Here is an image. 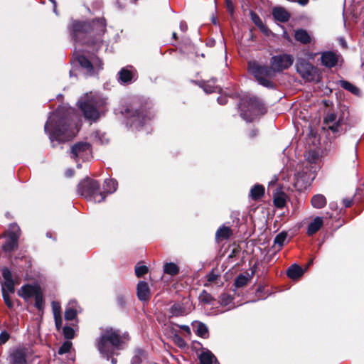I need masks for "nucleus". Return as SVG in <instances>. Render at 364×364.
I'll return each instance as SVG.
<instances>
[{"instance_id": "nucleus-1", "label": "nucleus", "mask_w": 364, "mask_h": 364, "mask_svg": "<svg viewBox=\"0 0 364 364\" xmlns=\"http://www.w3.org/2000/svg\"><path fill=\"white\" fill-rule=\"evenodd\" d=\"M294 57L287 53L274 55L270 59V67L262 65L256 61L248 63V70L260 85L272 87L273 83L269 80L277 73L282 72L290 68L294 63Z\"/></svg>"}, {"instance_id": "nucleus-2", "label": "nucleus", "mask_w": 364, "mask_h": 364, "mask_svg": "<svg viewBox=\"0 0 364 364\" xmlns=\"http://www.w3.org/2000/svg\"><path fill=\"white\" fill-rule=\"evenodd\" d=\"M55 114L50 116L45 125V131L49 133L50 139L52 143L58 141H65L73 139L78 132L77 127H73L71 124L60 122L55 124Z\"/></svg>"}, {"instance_id": "nucleus-3", "label": "nucleus", "mask_w": 364, "mask_h": 364, "mask_svg": "<svg viewBox=\"0 0 364 364\" xmlns=\"http://www.w3.org/2000/svg\"><path fill=\"white\" fill-rule=\"evenodd\" d=\"M79 104L85 117L92 121H96L101 113L104 112L106 100L98 94L90 92L89 95L87 94L86 99H81Z\"/></svg>"}, {"instance_id": "nucleus-4", "label": "nucleus", "mask_w": 364, "mask_h": 364, "mask_svg": "<svg viewBox=\"0 0 364 364\" xmlns=\"http://www.w3.org/2000/svg\"><path fill=\"white\" fill-rule=\"evenodd\" d=\"M120 343L121 340L118 331L112 328H105L102 330L97 342V348L100 353L108 358L119 348Z\"/></svg>"}, {"instance_id": "nucleus-5", "label": "nucleus", "mask_w": 364, "mask_h": 364, "mask_svg": "<svg viewBox=\"0 0 364 364\" xmlns=\"http://www.w3.org/2000/svg\"><path fill=\"white\" fill-rule=\"evenodd\" d=\"M77 191L87 200L95 203L102 202L106 196L105 193L100 191L99 183L90 178L81 181L78 185Z\"/></svg>"}, {"instance_id": "nucleus-6", "label": "nucleus", "mask_w": 364, "mask_h": 364, "mask_svg": "<svg viewBox=\"0 0 364 364\" xmlns=\"http://www.w3.org/2000/svg\"><path fill=\"white\" fill-rule=\"evenodd\" d=\"M297 73L307 81H313L317 75L316 68L310 63L304 59H299L296 64Z\"/></svg>"}, {"instance_id": "nucleus-7", "label": "nucleus", "mask_w": 364, "mask_h": 364, "mask_svg": "<svg viewBox=\"0 0 364 364\" xmlns=\"http://www.w3.org/2000/svg\"><path fill=\"white\" fill-rule=\"evenodd\" d=\"M78 63L85 70L87 75H92L102 68L101 60L95 57L92 58L91 60L87 58L84 55H80L77 58Z\"/></svg>"}, {"instance_id": "nucleus-8", "label": "nucleus", "mask_w": 364, "mask_h": 364, "mask_svg": "<svg viewBox=\"0 0 364 364\" xmlns=\"http://www.w3.org/2000/svg\"><path fill=\"white\" fill-rule=\"evenodd\" d=\"M248 105L250 112L252 113L251 116L249 117L246 112L241 113L242 118L247 122L252 121L255 116L264 114L265 112L262 102L257 97H253L250 98Z\"/></svg>"}, {"instance_id": "nucleus-9", "label": "nucleus", "mask_w": 364, "mask_h": 364, "mask_svg": "<svg viewBox=\"0 0 364 364\" xmlns=\"http://www.w3.org/2000/svg\"><path fill=\"white\" fill-rule=\"evenodd\" d=\"M90 154V144L87 142H78L70 148V155L74 160L87 159Z\"/></svg>"}, {"instance_id": "nucleus-10", "label": "nucleus", "mask_w": 364, "mask_h": 364, "mask_svg": "<svg viewBox=\"0 0 364 364\" xmlns=\"http://www.w3.org/2000/svg\"><path fill=\"white\" fill-rule=\"evenodd\" d=\"M19 228L16 225L11 226V230L9 233L6 243L2 246L5 252H11L18 247V240L19 237Z\"/></svg>"}, {"instance_id": "nucleus-11", "label": "nucleus", "mask_w": 364, "mask_h": 364, "mask_svg": "<svg viewBox=\"0 0 364 364\" xmlns=\"http://www.w3.org/2000/svg\"><path fill=\"white\" fill-rule=\"evenodd\" d=\"M41 291V288L38 286L27 284L21 288L18 294L24 299H28L31 297H34Z\"/></svg>"}, {"instance_id": "nucleus-12", "label": "nucleus", "mask_w": 364, "mask_h": 364, "mask_svg": "<svg viewBox=\"0 0 364 364\" xmlns=\"http://www.w3.org/2000/svg\"><path fill=\"white\" fill-rule=\"evenodd\" d=\"M132 68H124L118 73L119 81L122 84L131 83L135 79V73L132 70Z\"/></svg>"}, {"instance_id": "nucleus-13", "label": "nucleus", "mask_w": 364, "mask_h": 364, "mask_svg": "<svg viewBox=\"0 0 364 364\" xmlns=\"http://www.w3.org/2000/svg\"><path fill=\"white\" fill-rule=\"evenodd\" d=\"M137 296L141 301H146L149 299L150 289L146 282L141 281L137 284L136 288Z\"/></svg>"}, {"instance_id": "nucleus-14", "label": "nucleus", "mask_w": 364, "mask_h": 364, "mask_svg": "<svg viewBox=\"0 0 364 364\" xmlns=\"http://www.w3.org/2000/svg\"><path fill=\"white\" fill-rule=\"evenodd\" d=\"M321 62L326 67L332 68L336 65L338 58L333 52H325L321 55Z\"/></svg>"}, {"instance_id": "nucleus-15", "label": "nucleus", "mask_w": 364, "mask_h": 364, "mask_svg": "<svg viewBox=\"0 0 364 364\" xmlns=\"http://www.w3.org/2000/svg\"><path fill=\"white\" fill-rule=\"evenodd\" d=\"M79 306L75 301H70L65 311V318L73 320L79 312Z\"/></svg>"}, {"instance_id": "nucleus-16", "label": "nucleus", "mask_w": 364, "mask_h": 364, "mask_svg": "<svg viewBox=\"0 0 364 364\" xmlns=\"http://www.w3.org/2000/svg\"><path fill=\"white\" fill-rule=\"evenodd\" d=\"M10 361L11 364H26L24 352L19 349L14 350L10 355Z\"/></svg>"}, {"instance_id": "nucleus-17", "label": "nucleus", "mask_w": 364, "mask_h": 364, "mask_svg": "<svg viewBox=\"0 0 364 364\" xmlns=\"http://www.w3.org/2000/svg\"><path fill=\"white\" fill-rule=\"evenodd\" d=\"M323 225V219L322 217H316L312 222L309 224L307 229L308 235H313L317 231L320 230V228Z\"/></svg>"}, {"instance_id": "nucleus-18", "label": "nucleus", "mask_w": 364, "mask_h": 364, "mask_svg": "<svg viewBox=\"0 0 364 364\" xmlns=\"http://www.w3.org/2000/svg\"><path fill=\"white\" fill-rule=\"evenodd\" d=\"M272 14L274 18L281 22H286L289 20L290 16L289 13L282 7H275L273 9Z\"/></svg>"}, {"instance_id": "nucleus-19", "label": "nucleus", "mask_w": 364, "mask_h": 364, "mask_svg": "<svg viewBox=\"0 0 364 364\" xmlns=\"http://www.w3.org/2000/svg\"><path fill=\"white\" fill-rule=\"evenodd\" d=\"M250 16L251 20L255 24V26H257L262 33H264L266 35H268L269 31L263 23L259 16L252 11L250 12Z\"/></svg>"}, {"instance_id": "nucleus-20", "label": "nucleus", "mask_w": 364, "mask_h": 364, "mask_svg": "<svg viewBox=\"0 0 364 364\" xmlns=\"http://www.w3.org/2000/svg\"><path fill=\"white\" fill-rule=\"evenodd\" d=\"M295 39L303 44H307L311 42V36L306 30L299 29L295 31Z\"/></svg>"}, {"instance_id": "nucleus-21", "label": "nucleus", "mask_w": 364, "mask_h": 364, "mask_svg": "<svg viewBox=\"0 0 364 364\" xmlns=\"http://www.w3.org/2000/svg\"><path fill=\"white\" fill-rule=\"evenodd\" d=\"M232 235V230L229 227L222 226L216 232L215 237L217 240L223 241L228 239Z\"/></svg>"}, {"instance_id": "nucleus-22", "label": "nucleus", "mask_w": 364, "mask_h": 364, "mask_svg": "<svg viewBox=\"0 0 364 364\" xmlns=\"http://www.w3.org/2000/svg\"><path fill=\"white\" fill-rule=\"evenodd\" d=\"M311 203L314 208L320 209L326 205V199L323 195L316 194L312 197Z\"/></svg>"}, {"instance_id": "nucleus-23", "label": "nucleus", "mask_w": 364, "mask_h": 364, "mask_svg": "<svg viewBox=\"0 0 364 364\" xmlns=\"http://www.w3.org/2000/svg\"><path fill=\"white\" fill-rule=\"evenodd\" d=\"M303 269L297 264H293L287 269V275L291 279H298L303 274Z\"/></svg>"}, {"instance_id": "nucleus-24", "label": "nucleus", "mask_w": 364, "mask_h": 364, "mask_svg": "<svg viewBox=\"0 0 364 364\" xmlns=\"http://www.w3.org/2000/svg\"><path fill=\"white\" fill-rule=\"evenodd\" d=\"M164 272L171 276H175L179 272V267L173 262H168L164 265Z\"/></svg>"}, {"instance_id": "nucleus-25", "label": "nucleus", "mask_w": 364, "mask_h": 364, "mask_svg": "<svg viewBox=\"0 0 364 364\" xmlns=\"http://www.w3.org/2000/svg\"><path fill=\"white\" fill-rule=\"evenodd\" d=\"M264 194V188L262 185H255L250 191V196L254 200L259 199Z\"/></svg>"}, {"instance_id": "nucleus-26", "label": "nucleus", "mask_w": 364, "mask_h": 364, "mask_svg": "<svg viewBox=\"0 0 364 364\" xmlns=\"http://www.w3.org/2000/svg\"><path fill=\"white\" fill-rule=\"evenodd\" d=\"M117 182L114 179H107L105 181L104 185V193H112L117 190Z\"/></svg>"}, {"instance_id": "nucleus-27", "label": "nucleus", "mask_w": 364, "mask_h": 364, "mask_svg": "<svg viewBox=\"0 0 364 364\" xmlns=\"http://www.w3.org/2000/svg\"><path fill=\"white\" fill-rule=\"evenodd\" d=\"M171 316H180L185 314L184 308L181 304H174L169 310Z\"/></svg>"}, {"instance_id": "nucleus-28", "label": "nucleus", "mask_w": 364, "mask_h": 364, "mask_svg": "<svg viewBox=\"0 0 364 364\" xmlns=\"http://www.w3.org/2000/svg\"><path fill=\"white\" fill-rule=\"evenodd\" d=\"M341 85L345 90H347L354 95H359V89L350 82L345 80L341 81Z\"/></svg>"}, {"instance_id": "nucleus-29", "label": "nucleus", "mask_w": 364, "mask_h": 364, "mask_svg": "<svg viewBox=\"0 0 364 364\" xmlns=\"http://www.w3.org/2000/svg\"><path fill=\"white\" fill-rule=\"evenodd\" d=\"M274 203L277 208H283L286 204V196L284 193L277 194L274 197Z\"/></svg>"}, {"instance_id": "nucleus-30", "label": "nucleus", "mask_w": 364, "mask_h": 364, "mask_svg": "<svg viewBox=\"0 0 364 364\" xmlns=\"http://www.w3.org/2000/svg\"><path fill=\"white\" fill-rule=\"evenodd\" d=\"M14 281H4L2 286V293H14Z\"/></svg>"}, {"instance_id": "nucleus-31", "label": "nucleus", "mask_w": 364, "mask_h": 364, "mask_svg": "<svg viewBox=\"0 0 364 364\" xmlns=\"http://www.w3.org/2000/svg\"><path fill=\"white\" fill-rule=\"evenodd\" d=\"M248 282L249 279L247 277L240 274L235 279V284L237 287H242L245 286Z\"/></svg>"}, {"instance_id": "nucleus-32", "label": "nucleus", "mask_w": 364, "mask_h": 364, "mask_svg": "<svg viewBox=\"0 0 364 364\" xmlns=\"http://www.w3.org/2000/svg\"><path fill=\"white\" fill-rule=\"evenodd\" d=\"M35 306L36 307L41 310L43 307V294L41 291L38 292L35 296Z\"/></svg>"}, {"instance_id": "nucleus-33", "label": "nucleus", "mask_w": 364, "mask_h": 364, "mask_svg": "<svg viewBox=\"0 0 364 364\" xmlns=\"http://www.w3.org/2000/svg\"><path fill=\"white\" fill-rule=\"evenodd\" d=\"M72 347V343L70 341H65L63 343V345L58 349V354L63 355L70 351Z\"/></svg>"}, {"instance_id": "nucleus-34", "label": "nucleus", "mask_w": 364, "mask_h": 364, "mask_svg": "<svg viewBox=\"0 0 364 364\" xmlns=\"http://www.w3.org/2000/svg\"><path fill=\"white\" fill-rule=\"evenodd\" d=\"M287 235L286 232L279 233L274 238V243L277 244L279 247H282L287 239Z\"/></svg>"}, {"instance_id": "nucleus-35", "label": "nucleus", "mask_w": 364, "mask_h": 364, "mask_svg": "<svg viewBox=\"0 0 364 364\" xmlns=\"http://www.w3.org/2000/svg\"><path fill=\"white\" fill-rule=\"evenodd\" d=\"M197 333L198 335L201 337H206L208 333L207 326L205 324L200 323L197 328Z\"/></svg>"}, {"instance_id": "nucleus-36", "label": "nucleus", "mask_w": 364, "mask_h": 364, "mask_svg": "<svg viewBox=\"0 0 364 364\" xmlns=\"http://www.w3.org/2000/svg\"><path fill=\"white\" fill-rule=\"evenodd\" d=\"M63 335L67 339H72L75 336V331L73 328L70 326H65L63 329Z\"/></svg>"}, {"instance_id": "nucleus-37", "label": "nucleus", "mask_w": 364, "mask_h": 364, "mask_svg": "<svg viewBox=\"0 0 364 364\" xmlns=\"http://www.w3.org/2000/svg\"><path fill=\"white\" fill-rule=\"evenodd\" d=\"M148 272V267L145 265L136 266L135 273L137 277H141Z\"/></svg>"}, {"instance_id": "nucleus-38", "label": "nucleus", "mask_w": 364, "mask_h": 364, "mask_svg": "<svg viewBox=\"0 0 364 364\" xmlns=\"http://www.w3.org/2000/svg\"><path fill=\"white\" fill-rule=\"evenodd\" d=\"M52 310H53L54 317L61 316V308H60V305L58 302H57V301L52 302Z\"/></svg>"}, {"instance_id": "nucleus-39", "label": "nucleus", "mask_w": 364, "mask_h": 364, "mask_svg": "<svg viewBox=\"0 0 364 364\" xmlns=\"http://www.w3.org/2000/svg\"><path fill=\"white\" fill-rule=\"evenodd\" d=\"M3 294V297H4V302L5 304H6V306L9 307V308H12L14 304H13V302L10 298V294L11 293H6V292H4V293H2Z\"/></svg>"}, {"instance_id": "nucleus-40", "label": "nucleus", "mask_w": 364, "mask_h": 364, "mask_svg": "<svg viewBox=\"0 0 364 364\" xmlns=\"http://www.w3.org/2000/svg\"><path fill=\"white\" fill-rule=\"evenodd\" d=\"M73 29L75 32L78 31H86V30L84 28L85 23L81 22H75L73 25Z\"/></svg>"}, {"instance_id": "nucleus-41", "label": "nucleus", "mask_w": 364, "mask_h": 364, "mask_svg": "<svg viewBox=\"0 0 364 364\" xmlns=\"http://www.w3.org/2000/svg\"><path fill=\"white\" fill-rule=\"evenodd\" d=\"M136 115L133 114L134 120L133 123L134 124H141V120L144 119V115L141 112H139V111H135Z\"/></svg>"}, {"instance_id": "nucleus-42", "label": "nucleus", "mask_w": 364, "mask_h": 364, "mask_svg": "<svg viewBox=\"0 0 364 364\" xmlns=\"http://www.w3.org/2000/svg\"><path fill=\"white\" fill-rule=\"evenodd\" d=\"M200 299L202 301H203L204 303H206V304H210L212 300L210 295L205 291H203L200 294Z\"/></svg>"}, {"instance_id": "nucleus-43", "label": "nucleus", "mask_w": 364, "mask_h": 364, "mask_svg": "<svg viewBox=\"0 0 364 364\" xmlns=\"http://www.w3.org/2000/svg\"><path fill=\"white\" fill-rule=\"evenodd\" d=\"M218 277H219V276L213 272H210L206 276L207 282L209 283H213V282H216V280L218 279Z\"/></svg>"}, {"instance_id": "nucleus-44", "label": "nucleus", "mask_w": 364, "mask_h": 364, "mask_svg": "<svg viewBox=\"0 0 364 364\" xmlns=\"http://www.w3.org/2000/svg\"><path fill=\"white\" fill-rule=\"evenodd\" d=\"M203 90L206 93H211V92H217L218 90H219V88L218 87L212 86L210 85H205L203 87Z\"/></svg>"}, {"instance_id": "nucleus-45", "label": "nucleus", "mask_w": 364, "mask_h": 364, "mask_svg": "<svg viewBox=\"0 0 364 364\" xmlns=\"http://www.w3.org/2000/svg\"><path fill=\"white\" fill-rule=\"evenodd\" d=\"M3 277L5 281H13L12 274L9 269H4L2 272Z\"/></svg>"}, {"instance_id": "nucleus-46", "label": "nucleus", "mask_w": 364, "mask_h": 364, "mask_svg": "<svg viewBox=\"0 0 364 364\" xmlns=\"http://www.w3.org/2000/svg\"><path fill=\"white\" fill-rule=\"evenodd\" d=\"M9 338V334L6 332L3 331L0 334V345L4 344Z\"/></svg>"}, {"instance_id": "nucleus-47", "label": "nucleus", "mask_w": 364, "mask_h": 364, "mask_svg": "<svg viewBox=\"0 0 364 364\" xmlns=\"http://www.w3.org/2000/svg\"><path fill=\"white\" fill-rule=\"evenodd\" d=\"M336 120V115L333 113L328 114L326 117L325 118V122L326 124L333 123Z\"/></svg>"}, {"instance_id": "nucleus-48", "label": "nucleus", "mask_w": 364, "mask_h": 364, "mask_svg": "<svg viewBox=\"0 0 364 364\" xmlns=\"http://www.w3.org/2000/svg\"><path fill=\"white\" fill-rule=\"evenodd\" d=\"M174 341L176 342V343L180 347V348H183L185 347L186 346V343L185 341H183V338H181L180 336H176L174 338Z\"/></svg>"}, {"instance_id": "nucleus-49", "label": "nucleus", "mask_w": 364, "mask_h": 364, "mask_svg": "<svg viewBox=\"0 0 364 364\" xmlns=\"http://www.w3.org/2000/svg\"><path fill=\"white\" fill-rule=\"evenodd\" d=\"M54 319H55V326H56L57 329L60 330V328L62 326V318H61V316H55Z\"/></svg>"}, {"instance_id": "nucleus-50", "label": "nucleus", "mask_w": 364, "mask_h": 364, "mask_svg": "<svg viewBox=\"0 0 364 364\" xmlns=\"http://www.w3.org/2000/svg\"><path fill=\"white\" fill-rule=\"evenodd\" d=\"M339 125L338 124H333L332 125H329L328 128L332 130L333 132H337L339 131Z\"/></svg>"}, {"instance_id": "nucleus-51", "label": "nucleus", "mask_w": 364, "mask_h": 364, "mask_svg": "<svg viewBox=\"0 0 364 364\" xmlns=\"http://www.w3.org/2000/svg\"><path fill=\"white\" fill-rule=\"evenodd\" d=\"M343 205H345V207H350L352 204V200H350V199H343Z\"/></svg>"}, {"instance_id": "nucleus-52", "label": "nucleus", "mask_w": 364, "mask_h": 364, "mask_svg": "<svg viewBox=\"0 0 364 364\" xmlns=\"http://www.w3.org/2000/svg\"><path fill=\"white\" fill-rule=\"evenodd\" d=\"M218 102L220 105H225L227 102V97H220L218 98Z\"/></svg>"}, {"instance_id": "nucleus-53", "label": "nucleus", "mask_w": 364, "mask_h": 364, "mask_svg": "<svg viewBox=\"0 0 364 364\" xmlns=\"http://www.w3.org/2000/svg\"><path fill=\"white\" fill-rule=\"evenodd\" d=\"M187 25L185 22H181L180 23V29L183 31V32H185L187 30Z\"/></svg>"}, {"instance_id": "nucleus-54", "label": "nucleus", "mask_w": 364, "mask_h": 364, "mask_svg": "<svg viewBox=\"0 0 364 364\" xmlns=\"http://www.w3.org/2000/svg\"><path fill=\"white\" fill-rule=\"evenodd\" d=\"M298 3L301 6H305L308 4L309 0H297Z\"/></svg>"}, {"instance_id": "nucleus-55", "label": "nucleus", "mask_w": 364, "mask_h": 364, "mask_svg": "<svg viewBox=\"0 0 364 364\" xmlns=\"http://www.w3.org/2000/svg\"><path fill=\"white\" fill-rule=\"evenodd\" d=\"M98 22L100 23V24L102 26L103 30H104L105 27V20L104 19H99Z\"/></svg>"}, {"instance_id": "nucleus-56", "label": "nucleus", "mask_w": 364, "mask_h": 364, "mask_svg": "<svg viewBox=\"0 0 364 364\" xmlns=\"http://www.w3.org/2000/svg\"><path fill=\"white\" fill-rule=\"evenodd\" d=\"M139 363V361L138 360V358L136 357V358H134L132 359V363L133 364H138Z\"/></svg>"}, {"instance_id": "nucleus-57", "label": "nucleus", "mask_w": 364, "mask_h": 364, "mask_svg": "<svg viewBox=\"0 0 364 364\" xmlns=\"http://www.w3.org/2000/svg\"><path fill=\"white\" fill-rule=\"evenodd\" d=\"M111 363L112 364H115L117 363V360L115 358H112Z\"/></svg>"}, {"instance_id": "nucleus-58", "label": "nucleus", "mask_w": 364, "mask_h": 364, "mask_svg": "<svg viewBox=\"0 0 364 364\" xmlns=\"http://www.w3.org/2000/svg\"><path fill=\"white\" fill-rule=\"evenodd\" d=\"M183 328H184V329H186V330H187V331H189V327H188V326H184L183 327Z\"/></svg>"}, {"instance_id": "nucleus-59", "label": "nucleus", "mask_w": 364, "mask_h": 364, "mask_svg": "<svg viewBox=\"0 0 364 364\" xmlns=\"http://www.w3.org/2000/svg\"><path fill=\"white\" fill-rule=\"evenodd\" d=\"M173 38L176 39V33L175 32L173 33Z\"/></svg>"}, {"instance_id": "nucleus-60", "label": "nucleus", "mask_w": 364, "mask_h": 364, "mask_svg": "<svg viewBox=\"0 0 364 364\" xmlns=\"http://www.w3.org/2000/svg\"><path fill=\"white\" fill-rule=\"evenodd\" d=\"M50 1L54 4V6H55V5H56L55 1V0H50Z\"/></svg>"}, {"instance_id": "nucleus-61", "label": "nucleus", "mask_w": 364, "mask_h": 364, "mask_svg": "<svg viewBox=\"0 0 364 364\" xmlns=\"http://www.w3.org/2000/svg\"><path fill=\"white\" fill-rule=\"evenodd\" d=\"M228 9H229L230 11H232V8L230 7V5H228Z\"/></svg>"}, {"instance_id": "nucleus-62", "label": "nucleus", "mask_w": 364, "mask_h": 364, "mask_svg": "<svg viewBox=\"0 0 364 364\" xmlns=\"http://www.w3.org/2000/svg\"><path fill=\"white\" fill-rule=\"evenodd\" d=\"M312 263H313V261H312V260H311V261L309 262L308 265L309 266V265H311Z\"/></svg>"}, {"instance_id": "nucleus-63", "label": "nucleus", "mask_w": 364, "mask_h": 364, "mask_svg": "<svg viewBox=\"0 0 364 364\" xmlns=\"http://www.w3.org/2000/svg\"><path fill=\"white\" fill-rule=\"evenodd\" d=\"M3 236H4V235H2V236H0V238H1V237H2Z\"/></svg>"}]
</instances>
